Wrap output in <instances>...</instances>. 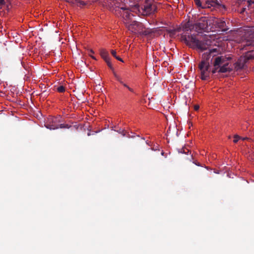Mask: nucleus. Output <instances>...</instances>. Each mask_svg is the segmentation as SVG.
Listing matches in <instances>:
<instances>
[{"label": "nucleus", "mask_w": 254, "mask_h": 254, "mask_svg": "<svg viewBox=\"0 0 254 254\" xmlns=\"http://www.w3.org/2000/svg\"><path fill=\"white\" fill-rule=\"evenodd\" d=\"M175 32H180L182 30L184 32L181 34V40L184 42L189 47L193 49H198L201 51L207 49L208 45L205 41L197 39L196 35L191 34L189 32L191 31V25L189 22L186 23L182 27L174 29Z\"/></svg>", "instance_id": "1"}, {"label": "nucleus", "mask_w": 254, "mask_h": 254, "mask_svg": "<svg viewBox=\"0 0 254 254\" xmlns=\"http://www.w3.org/2000/svg\"><path fill=\"white\" fill-rule=\"evenodd\" d=\"M210 58V54H204L202 55V60L198 64V68L200 72V78L203 80H207L211 73L210 64L208 62Z\"/></svg>", "instance_id": "2"}, {"label": "nucleus", "mask_w": 254, "mask_h": 254, "mask_svg": "<svg viewBox=\"0 0 254 254\" xmlns=\"http://www.w3.org/2000/svg\"><path fill=\"white\" fill-rule=\"evenodd\" d=\"M254 59V54L252 51H248L245 55L241 56L235 64V68L238 70L244 68L246 64L250 60Z\"/></svg>", "instance_id": "3"}, {"label": "nucleus", "mask_w": 254, "mask_h": 254, "mask_svg": "<svg viewBox=\"0 0 254 254\" xmlns=\"http://www.w3.org/2000/svg\"><path fill=\"white\" fill-rule=\"evenodd\" d=\"M59 122L60 120L58 118L51 117L48 119L45 126L47 128L50 129H58L59 128Z\"/></svg>", "instance_id": "4"}, {"label": "nucleus", "mask_w": 254, "mask_h": 254, "mask_svg": "<svg viewBox=\"0 0 254 254\" xmlns=\"http://www.w3.org/2000/svg\"><path fill=\"white\" fill-rule=\"evenodd\" d=\"M231 58H227L223 56L217 57L215 59L213 65L214 67H220L221 65L226 63L227 61L230 60Z\"/></svg>", "instance_id": "5"}, {"label": "nucleus", "mask_w": 254, "mask_h": 254, "mask_svg": "<svg viewBox=\"0 0 254 254\" xmlns=\"http://www.w3.org/2000/svg\"><path fill=\"white\" fill-rule=\"evenodd\" d=\"M207 21L205 19L200 20L194 26L195 31L199 32V30H204L207 27Z\"/></svg>", "instance_id": "6"}, {"label": "nucleus", "mask_w": 254, "mask_h": 254, "mask_svg": "<svg viewBox=\"0 0 254 254\" xmlns=\"http://www.w3.org/2000/svg\"><path fill=\"white\" fill-rule=\"evenodd\" d=\"M207 4L208 7L213 6L218 8H220L221 7L225 8V6L220 4L217 0H207L205 4Z\"/></svg>", "instance_id": "7"}, {"label": "nucleus", "mask_w": 254, "mask_h": 254, "mask_svg": "<svg viewBox=\"0 0 254 254\" xmlns=\"http://www.w3.org/2000/svg\"><path fill=\"white\" fill-rule=\"evenodd\" d=\"M66 2L73 6H77L82 7L86 4V3L81 0H65Z\"/></svg>", "instance_id": "8"}, {"label": "nucleus", "mask_w": 254, "mask_h": 254, "mask_svg": "<svg viewBox=\"0 0 254 254\" xmlns=\"http://www.w3.org/2000/svg\"><path fill=\"white\" fill-rule=\"evenodd\" d=\"M250 46H254V40L250 39L243 41L241 45V50H250L247 48Z\"/></svg>", "instance_id": "9"}, {"label": "nucleus", "mask_w": 254, "mask_h": 254, "mask_svg": "<svg viewBox=\"0 0 254 254\" xmlns=\"http://www.w3.org/2000/svg\"><path fill=\"white\" fill-rule=\"evenodd\" d=\"M228 64H229L227 62L224 64L219 67V69L218 71L221 73H225L228 71H230L231 70V68L228 67Z\"/></svg>", "instance_id": "10"}, {"label": "nucleus", "mask_w": 254, "mask_h": 254, "mask_svg": "<svg viewBox=\"0 0 254 254\" xmlns=\"http://www.w3.org/2000/svg\"><path fill=\"white\" fill-rule=\"evenodd\" d=\"M121 9L123 10L122 15L124 18H126L127 19H130V16H132V14L128 9L125 7H122Z\"/></svg>", "instance_id": "11"}, {"label": "nucleus", "mask_w": 254, "mask_h": 254, "mask_svg": "<svg viewBox=\"0 0 254 254\" xmlns=\"http://www.w3.org/2000/svg\"><path fill=\"white\" fill-rule=\"evenodd\" d=\"M100 55L105 61L110 59L108 52L105 49L100 50Z\"/></svg>", "instance_id": "12"}, {"label": "nucleus", "mask_w": 254, "mask_h": 254, "mask_svg": "<svg viewBox=\"0 0 254 254\" xmlns=\"http://www.w3.org/2000/svg\"><path fill=\"white\" fill-rule=\"evenodd\" d=\"M116 79L119 81L120 82V83L121 84H122L124 87L127 88L129 91H130V92H133V89L130 88L127 84L125 83L122 78L118 75L117 77H116Z\"/></svg>", "instance_id": "13"}, {"label": "nucleus", "mask_w": 254, "mask_h": 254, "mask_svg": "<svg viewBox=\"0 0 254 254\" xmlns=\"http://www.w3.org/2000/svg\"><path fill=\"white\" fill-rule=\"evenodd\" d=\"M111 54L112 55V56L114 57H115L117 60L121 61L122 62H124V61L122 60V59H121L119 57L117 56V55H116V52L115 51L112 50L111 51Z\"/></svg>", "instance_id": "14"}, {"label": "nucleus", "mask_w": 254, "mask_h": 254, "mask_svg": "<svg viewBox=\"0 0 254 254\" xmlns=\"http://www.w3.org/2000/svg\"><path fill=\"white\" fill-rule=\"evenodd\" d=\"M167 32L170 34V36L171 37H173L174 36V35L176 34L175 30L174 29H166Z\"/></svg>", "instance_id": "15"}, {"label": "nucleus", "mask_w": 254, "mask_h": 254, "mask_svg": "<svg viewBox=\"0 0 254 254\" xmlns=\"http://www.w3.org/2000/svg\"><path fill=\"white\" fill-rule=\"evenodd\" d=\"M194 1L195 3V4L198 6V7H201V8H205L206 7V6H202L201 5V3L200 1V0H194Z\"/></svg>", "instance_id": "16"}, {"label": "nucleus", "mask_w": 254, "mask_h": 254, "mask_svg": "<svg viewBox=\"0 0 254 254\" xmlns=\"http://www.w3.org/2000/svg\"><path fill=\"white\" fill-rule=\"evenodd\" d=\"M57 91L60 93H63L65 91V88L63 86H60L59 87H58L57 88Z\"/></svg>", "instance_id": "17"}, {"label": "nucleus", "mask_w": 254, "mask_h": 254, "mask_svg": "<svg viewBox=\"0 0 254 254\" xmlns=\"http://www.w3.org/2000/svg\"><path fill=\"white\" fill-rule=\"evenodd\" d=\"M179 152L181 153L187 154L190 152V151L187 148H183L180 149V150L179 151Z\"/></svg>", "instance_id": "18"}, {"label": "nucleus", "mask_w": 254, "mask_h": 254, "mask_svg": "<svg viewBox=\"0 0 254 254\" xmlns=\"http://www.w3.org/2000/svg\"><path fill=\"white\" fill-rule=\"evenodd\" d=\"M105 62L107 63V64L108 66H109V67L111 70H112L113 71L114 70V67H113L112 64L111 62L110 61V59L106 61Z\"/></svg>", "instance_id": "19"}, {"label": "nucleus", "mask_w": 254, "mask_h": 254, "mask_svg": "<svg viewBox=\"0 0 254 254\" xmlns=\"http://www.w3.org/2000/svg\"><path fill=\"white\" fill-rule=\"evenodd\" d=\"M59 127L60 128H69L70 127V126H69L67 124H61L60 125L59 124Z\"/></svg>", "instance_id": "20"}, {"label": "nucleus", "mask_w": 254, "mask_h": 254, "mask_svg": "<svg viewBox=\"0 0 254 254\" xmlns=\"http://www.w3.org/2000/svg\"><path fill=\"white\" fill-rule=\"evenodd\" d=\"M241 138L238 135H235L234 136V139L233 140V142L234 143H237L239 139Z\"/></svg>", "instance_id": "21"}, {"label": "nucleus", "mask_w": 254, "mask_h": 254, "mask_svg": "<svg viewBox=\"0 0 254 254\" xmlns=\"http://www.w3.org/2000/svg\"><path fill=\"white\" fill-rule=\"evenodd\" d=\"M219 67H218L217 66L216 67H214V68L212 70H211V72L212 73V74H214L217 71V69Z\"/></svg>", "instance_id": "22"}, {"label": "nucleus", "mask_w": 254, "mask_h": 254, "mask_svg": "<svg viewBox=\"0 0 254 254\" xmlns=\"http://www.w3.org/2000/svg\"><path fill=\"white\" fill-rule=\"evenodd\" d=\"M118 132L120 133H121L122 134V135L123 136H125L126 135V133H125V130H119L118 131Z\"/></svg>", "instance_id": "23"}, {"label": "nucleus", "mask_w": 254, "mask_h": 254, "mask_svg": "<svg viewBox=\"0 0 254 254\" xmlns=\"http://www.w3.org/2000/svg\"><path fill=\"white\" fill-rule=\"evenodd\" d=\"M199 106H198V105H195V106H194V110H195V111L198 110L199 109Z\"/></svg>", "instance_id": "24"}, {"label": "nucleus", "mask_w": 254, "mask_h": 254, "mask_svg": "<svg viewBox=\"0 0 254 254\" xmlns=\"http://www.w3.org/2000/svg\"><path fill=\"white\" fill-rule=\"evenodd\" d=\"M4 4V0H0V5H3Z\"/></svg>", "instance_id": "25"}, {"label": "nucleus", "mask_w": 254, "mask_h": 254, "mask_svg": "<svg viewBox=\"0 0 254 254\" xmlns=\"http://www.w3.org/2000/svg\"><path fill=\"white\" fill-rule=\"evenodd\" d=\"M190 157L188 158V159L191 161V160L193 159L192 156L191 155V152H190Z\"/></svg>", "instance_id": "26"}, {"label": "nucleus", "mask_w": 254, "mask_h": 254, "mask_svg": "<svg viewBox=\"0 0 254 254\" xmlns=\"http://www.w3.org/2000/svg\"><path fill=\"white\" fill-rule=\"evenodd\" d=\"M89 55L93 59L96 60L95 57H94L93 55H91L90 54H89Z\"/></svg>", "instance_id": "27"}, {"label": "nucleus", "mask_w": 254, "mask_h": 254, "mask_svg": "<svg viewBox=\"0 0 254 254\" xmlns=\"http://www.w3.org/2000/svg\"><path fill=\"white\" fill-rule=\"evenodd\" d=\"M94 51L92 50H90L89 54H94Z\"/></svg>", "instance_id": "28"}, {"label": "nucleus", "mask_w": 254, "mask_h": 254, "mask_svg": "<svg viewBox=\"0 0 254 254\" xmlns=\"http://www.w3.org/2000/svg\"><path fill=\"white\" fill-rule=\"evenodd\" d=\"M114 75L115 78L118 76V75H117V74L115 72H114Z\"/></svg>", "instance_id": "29"}, {"label": "nucleus", "mask_w": 254, "mask_h": 254, "mask_svg": "<svg viewBox=\"0 0 254 254\" xmlns=\"http://www.w3.org/2000/svg\"><path fill=\"white\" fill-rule=\"evenodd\" d=\"M193 163H194L195 165H197V166H200V165L199 164H197V163H196L195 162H193Z\"/></svg>", "instance_id": "30"}, {"label": "nucleus", "mask_w": 254, "mask_h": 254, "mask_svg": "<svg viewBox=\"0 0 254 254\" xmlns=\"http://www.w3.org/2000/svg\"><path fill=\"white\" fill-rule=\"evenodd\" d=\"M242 139H243V140H245V139H250L249 138H247V137H246V138H243Z\"/></svg>", "instance_id": "31"}, {"label": "nucleus", "mask_w": 254, "mask_h": 254, "mask_svg": "<svg viewBox=\"0 0 254 254\" xmlns=\"http://www.w3.org/2000/svg\"><path fill=\"white\" fill-rule=\"evenodd\" d=\"M133 22L135 23V24H137V23L135 21H134Z\"/></svg>", "instance_id": "32"}, {"label": "nucleus", "mask_w": 254, "mask_h": 254, "mask_svg": "<svg viewBox=\"0 0 254 254\" xmlns=\"http://www.w3.org/2000/svg\"><path fill=\"white\" fill-rule=\"evenodd\" d=\"M253 37H254V35H252V36H251V38H253Z\"/></svg>", "instance_id": "33"}]
</instances>
